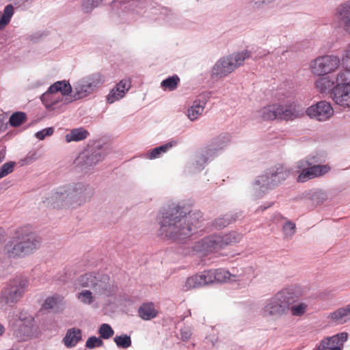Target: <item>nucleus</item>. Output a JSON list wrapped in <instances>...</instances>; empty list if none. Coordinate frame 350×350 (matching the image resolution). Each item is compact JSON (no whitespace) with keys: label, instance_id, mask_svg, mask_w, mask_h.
Instances as JSON below:
<instances>
[{"label":"nucleus","instance_id":"f257e3e1","mask_svg":"<svg viewBox=\"0 0 350 350\" xmlns=\"http://www.w3.org/2000/svg\"><path fill=\"white\" fill-rule=\"evenodd\" d=\"M160 213L158 234L174 241H183L194 234L202 217L201 213L187 211L178 204L168 206Z\"/></svg>","mask_w":350,"mask_h":350},{"label":"nucleus","instance_id":"f03ea898","mask_svg":"<svg viewBox=\"0 0 350 350\" xmlns=\"http://www.w3.org/2000/svg\"><path fill=\"white\" fill-rule=\"evenodd\" d=\"M42 243V237L32 226H23L15 230L14 237L5 245L4 254L8 258H23L38 250Z\"/></svg>","mask_w":350,"mask_h":350},{"label":"nucleus","instance_id":"7ed1b4c3","mask_svg":"<svg viewBox=\"0 0 350 350\" xmlns=\"http://www.w3.org/2000/svg\"><path fill=\"white\" fill-rule=\"evenodd\" d=\"M294 303L293 289L286 288L266 299L260 310V314L265 318L278 319L288 313L290 306Z\"/></svg>","mask_w":350,"mask_h":350},{"label":"nucleus","instance_id":"20e7f679","mask_svg":"<svg viewBox=\"0 0 350 350\" xmlns=\"http://www.w3.org/2000/svg\"><path fill=\"white\" fill-rule=\"evenodd\" d=\"M243 279V276L241 274H232L224 269L206 270L188 278L183 286V289L186 291L213 282H235Z\"/></svg>","mask_w":350,"mask_h":350},{"label":"nucleus","instance_id":"39448f33","mask_svg":"<svg viewBox=\"0 0 350 350\" xmlns=\"http://www.w3.org/2000/svg\"><path fill=\"white\" fill-rule=\"evenodd\" d=\"M325 161L323 156L319 154H310L295 163V171L299 173L297 182L305 183L327 174L330 170L328 165H321Z\"/></svg>","mask_w":350,"mask_h":350},{"label":"nucleus","instance_id":"423d86ee","mask_svg":"<svg viewBox=\"0 0 350 350\" xmlns=\"http://www.w3.org/2000/svg\"><path fill=\"white\" fill-rule=\"evenodd\" d=\"M288 173L282 165L275 166L267 170L261 176H258L252 184L253 196L255 199L261 198L269 189L274 188L282 180H284Z\"/></svg>","mask_w":350,"mask_h":350},{"label":"nucleus","instance_id":"0eeeda50","mask_svg":"<svg viewBox=\"0 0 350 350\" xmlns=\"http://www.w3.org/2000/svg\"><path fill=\"white\" fill-rule=\"evenodd\" d=\"M29 286L27 278L18 277L11 280L0 292V309L13 308L23 297Z\"/></svg>","mask_w":350,"mask_h":350},{"label":"nucleus","instance_id":"6e6552de","mask_svg":"<svg viewBox=\"0 0 350 350\" xmlns=\"http://www.w3.org/2000/svg\"><path fill=\"white\" fill-rule=\"evenodd\" d=\"M251 57V52L243 50L220 58L213 66L212 77L223 78L242 66Z\"/></svg>","mask_w":350,"mask_h":350},{"label":"nucleus","instance_id":"1a4fd4ad","mask_svg":"<svg viewBox=\"0 0 350 350\" xmlns=\"http://www.w3.org/2000/svg\"><path fill=\"white\" fill-rule=\"evenodd\" d=\"M72 88L70 84L66 81H59L51 85L48 90L41 96V100L48 109H55L56 105L62 103L66 104L70 103L65 96L72 92Z\"/></svg>","mask_w":350,"mask_h":350},{"label":"nucleus","instance_id":"9d476101","mask_svg":"<svg viewBox=\"0 0 350 350\" xmlns=\"http://www.w3.org/2000/svg\"><path fill=\"white\" fill-rule=\"evenodd\" d=\"M68 208H76L90 202L94 195V188L84 183L66 185Z\"/></svg>","mask_w":350,"mask_h":350},{"label":"nucleus","instance_id":"9b49d317","mask_svg":"<svg viewBox=\"0 0 350 350\" xmlns=\"http://www.w3.org/2000/svg\"><path fill=\"white\" fill-rule=\"evenodd\" d=\"M341 64L340 58L334 55H320L310 63L311 73L316 77H324L334 73Z\"/></svg>","mask_w":350,"mask_h":350},{"label":"nucleus","instance_id":"f8f14e48","mask_svg":"<svg viewBox=\"0 0 350 350\" xmlns=\"http://www.w3.org/2000/svg\"><path fill=\"white\" fill-rule=\"evenodd\" d=\"M231 140L228 133L218 135L214 139V147L202 150L196 155L195 162L193 163L194 171H200L204 167L208 161L212 160L217 156V151L226 146Z\"/></svg>","mask_w":350,"mask_h":350},{"label":"nucleus","instance_id":"ddd939ff","mask_svg":"<svg viewBox=\"0 0 350 350\" xmlns=\"http://www.w3.org/2000/svg\"><path fill=\"white\" fill-rule=\"evenodd\" d=\"M103 157L101 148L88 147L79 154L74 164L80 171L88 172L100 161Z\"/></svg>","mask_w":350,"mask_h":350},{"label":"nucleus","instance_id":"4468645a","mask_svg":"<svg viewBox=\"0 0 350 350\" xmlns=\"http://www.w3.org/2000/svg\"><path fill=\"white\" fill-rule=\"evenodd\" d=\"M349 68H344L340 70L335 75H328L324 77H319L314 82L315 88L321 93H331V97L334 94L335 87L342 81H347L345 78L346 74H347Z\"/></svg>","mask_w":350,"mask_h":350},{"label":"nucleus","instance_id":"2eb2a0df","mask_svg":"<svg viewBox=\"0 0 350 350\" xmlns=\"http://www.w3.org/2000/svg\"><path fill=\"white\" fill-rule=\"evenodd\" d=\"M333 27L342 29L350 35V0L337 6L334 14Z\"/></svg>","mask_w":350,"mask_h":350},{"label":"nucleus","instance_id":"dca6fc26","mask_svg":"<svg viewBox=\"0 0 350 350\" xmlns=\"http://www.w3.org/2000/svg\"><path fill=\"white\" fill-rule=\"evenodd\" d=\"M66 191V185L59 187L56 191H53L49 193L43 200V203L46 206L54 208H68V196Z\"/></svg>","mask_w":350,"mask_h":350},{"label":"nucleus","instance_id":"f3484780","mask_svg":"<svg viewBox=\"0 0 350 350\" xmlns=\"http://www.w3.org/2000/svg\"><path fill=\"white\" fill-rule=\"evenodd\" d=\"M306 113L311 118L325 121L332 116L334 109L329 103L323 100L309 107Z\"/></svg>","mask_w":350,"mask_h":350},{"label":"nucleus","instance_id":"a211bd4d","mask_svg":"<svg viewBox=\"0 0 350 350\" xmlns=\"http://www.w3.org/2000/svg\"><path fill=\"white\" fill-rule=\"evenodd\" d=\"M94 294L98 298L108 297L115 293L113 284L107 275H98L96 282L92 288Z\"/></svg>","mask_w":350,"mask_h":350},{"label":"nucleus","instance_id":"6ab92c4d","mask_svg":"<svg viewBox=\"0 0 350 350\" xmlns=\"http://www.w3.org/2000/svg\"><path fill=\"white\" fill-rule=\"evenodd\" d=\"M278 119L293 120L301 118L304 114V108L295 103L285 105H278Z\"/></svg>","mask_w":350,"mask_h":350},{"label":"nucleus","instance_id":"aec40b11","mask_svg":"<svg viewBox=\"0 0 350 350\" xmlns=\"http://www.w3.org/2000/svg\"><path fill=\"white\" fill-rule=\"evenodd\" d=\"M196 247L204 254H208L222 249V241L220 235L215 234L202 239L198 242Z\"/></svg>","mask_w":350,"mask_h":350},{"label":"nucleus","instance_id":"412c9836","mask_svg":"<svg viewBox=\"0 0 350 350\" xmlns=\"http://www.w3.org/2000/svg\"><path fill=\"white\" fill-rule=\"evenodd\" d=\"M209 94H203L199 96V98L195 100L192 105L187 111V117L191 120L194 121L203 113L206 104L209 98Z\"/></svg>","mask_w":350,"mask_h":350},{"label":"nucleus","instance_id":"4be33fe9","mask_svg":"<svg viewBox=\"0 0 350 350\" xmlns=\"http://www.w3.org/2000/svg\"><path fill=\"white\" fill-rule=\"evenodd\" d=\"M130 81L127 79L121 80L114 88L112 89L107 96V101L109 103H113L115 101L123 98L126 92L131 87Z\"/></svg>","mask_w":350,"mask_h":350},{"label":"nucleus","instance_id":"5701e85b","mask_svg":"<svg viewBox=\"0 0 350 350\" xmlns=\"http://www.w3.org/2000/svg\"><path fill=\"white\" fill-rule=\"evenodd\" d=\"M327 319L336 325H342L350 321V306L347 305L331 312Z\"/></svg>","mask_w":350,"mask_h":350},{"label":"nucleus","instance_id":"b1692460","mask_svg":"<svg viewBox=\"0 0 350 350\" xmlns=\"http://www.w3.org/2000/svg\"><path fill=\"white\" fill-rule=\"evenodd\" d=\"M241 216V212L229 213L221 217L217 218L213 223V226L215 229L221 230L232 222L235 221Z\"/></svg>","mask_w":350,"mask_h":350},{"label":"nucleus","instance_id":"393cba45","mask_svg":"<svg viewBox=\"0 0 350 350\" xmlns=\"http://www.w3.org/2000/svg\"><path fill=\"white\" fill-rule=\"evenodd\" d=\"M82 340V332L79 328H70L67 330L63 340L66 347H73Z\"/></svg>","mask_w":350,"mask_h":350},{"label":"nucleus","instance_id":"a878e982","mask_svg":"<svg viewBox=\"0 0 350 350\" xmlns=\"http://www.w3.org/2000/svg\"><path fill=\"white\" fill-rule=\"evenodd\" d=\"M138 314L143 320L149 321L157 316L158 311L155 309L154 304L149 302L143 304L139 308Z\"/></svg>","mask_w":350,"mask_h":350},{"label":"nucleus","instance_id":"bb28decb","mask_svg":"<svg viewBox=\"0 0 350 350\" xmlns=\"http://www.w3.org/2000/svg\"><path fill=\"white\" fill-rule=\"evenodd\" d=\"M349 334L347 332H341L332 336L327 337L329 347L332 350H342L345 342L347 340Z\"/></svg>","mask_w":350,"mask_h":350},{"label":"nucleus","instance_id":"cd10ccee","mask_svg":"<svg viewBox=\"0 0 350 350\" xmlns=\"http://www.w3.org/2000/svg\"><path fill=\"white\" fill-rule=\"evenodd\" d=\"M258 116L264 120L278 119V104L266 106L258 111Z\"/></svg>","mask_w":350,"mask_h":350},{"label":"nucleus","instance_id":"c85d7f7f","mask_svg":"<svg viewBox=\"0 0 350 350\" xmlns=\"http://www.w3.org/2000/svg\"><path fill=\"white\" fill-rule=\"evenodd\" d=\"M87 83H85V79L83 78L74 85V94L73 98L75 100H78L86 97L93 92L92 90H90Z\"/></svg>","mask_w":350,"mask_h":350},{"label":"nucleus","instance_id":"c756f323","mask_svg":"<svg viewBox=\"0 0 350 350\" xmlns=\"http://www.w3.org/2000/svg\"><path fill=\"white\" fill-rule=\"evenodd\" d=\"M88 135V131L82 127L73 129L69 133L66 135L65 139L68 143L79 142L86 139Z\"/></svg>","mask_w":350,"mask_h":350},{"label":"nucleus","instance_id":"7c9ffc66","mask_svg":"<svg viewBox=\"0 0 350 350\" xmlns=\"http://www.w3.org/2000/svg\"><path fill=\"white\" fill-rule=\"evenodd\" d=\"M83 79H85V83L88 84L87 85L89 87L90 90H92L93 92L105 82V77L100 72L93 73Z\"/></svg>","mask_w":350,"mask_h":350},{"label":"nucleus","instance_id":"2f4dec72","mask_svg":"<svg viewBox=\"0 0 350 350\" xmlns=\"http://www.w3.org/2000/svg\"><path fill=\"white\" fill-rule=\"evenodd\" d=\"M98 274L94 273H87L81 275L77 280V284L83 288H93Z\"/></svg>","mask_w":350,"mask_h":350},{"label":"nucleus","instance_id":"473e14b6","mask_svg":"<svg viewBox=\"0 0 350 350\" xmlns=\"http://www.w3.org/2000/svg\"><path fill=\"white\" fill-rule=\"evenodd\" d=\"M22 321L23 323L20 325L17 333H16V336L22 340H25V337L30 336L32 332L33 319L30 317L27 318L26 321Z\"/></svg>","mask_w":350,"mask_h":350},{"label":"nucleus","instance_id":"72a5a7b5","mask_svg":"<svg viewBox=\"0 0 350 350\" xmlns=\"http://www.w3.org/2000/svg\"><path fill=\"white\" fill-rule=\"evenodd\" d=\"M176 141H171L165 144L154 148L149 152L148 158L150 159H156L159 157L161 153L166 152L170 148L176 145Z\"/></svg>","mask_w":350,"mask_h":350},{"label":"nucleus","instance_id":"f704fd0d","mask_svg":"<svg viewBox=\"0 0 350 350\" xmlns=\"http://www.w3.org/2000/svg\"><path fill=\"white\" fill-rule=\"evenodd\" d=\"M14 14V6L12 4L7 5L3 10V15L0 18V29H3L10 21Z\"/></svg>","mask_w":350,"mask_h":350},{"label":"nucleus","instance_id":"c9c22d12","mask_svg":"<svg viewBox=\"0 0 350 350\" xmlns=\"http://www.w3.org/2000/svg\"><path fill=\"white\" fill-rule=\"evenodd\" d=\"M27 120V115L23 111H16L13 113L9 119L10 124L13 127L21 126Z\"/></svg>","mask_w":350,"mask_h":350},{"label":"nucleus","instance_id":"e433bc0d","mask_svg":"<svg viewBox=\"0 0 350 350\" xmlns=\"http://www.w3.org/2000/svg\"><path fill=\"white\" fill-rule=\"evenodd\" d=\"M93 292L89 290H84L77 294V299L85 305H91L93 302L98 299Z\"/></svg>","mask_w":350,"mask_h":350},{"label":"nucleus","instance_id":"4c0bfd02","mask_svg":"<svg viewBox=\"0 0 350 350\" xmlns=\"http://www.w3.org/2000/svg\"><path fill=\"white\" fill-rule=\"evenodd\" d=\"M63 299V297L59 295L49 297L46 299L43 308L44 309H56L62 304Z\"/></svg>","mask_w":350,"mask_h":350},{"label":"nucleus","instance_id":"58836bf2","mask_svg":"<svg viewBox=\"0 0 350 350\" xmlns=\"http://www.w3.org/2000/svg\"><path fill=\"white\" fill-rule=\"evenodd\" d=\"M179 82L180 78L174 75L162 81L161 85V87L165 90L173 91L177 88Z\"/></svg>","mask_w":350,"mask_h":350},{"label":"nucleus","instance_id":"ea45409f","mask_svg":"<svg viewBox=\"0 0 350 350\" xmlns=\"http://www.w3.org/2000/svg\"><path fill=\"white\" fill-rule=\"evenodd\" d=\"M220 238L221 239L224 248L226 245L239 242L241 239V235L239 233L232 232L223 236L220 235Z\"/></svg>","mask_w":350,"mask_h":350},{"label":"nucleus","instance_id":"a19ab883","mask_svg":"<svg viewBox=\"0 0 350 350\" xmlns=\"http://www.w3.org/2000/svg\"><path fill=\"white\" fill-rule=\"evenodd\" d=\"M113 341L119 348L127 349L131 346V337L127 334L116 336L113 338Z\"/></svg>","mask_w":350,"mask_h":350},{"label":"nucleus","instance_id":"79ce46f5","mask_svg":"<svg viewBox=\"0 0 350 350\" xmlns=\"http://www.w3.org/2000/svg\"><path fill=\"white\" fill-rule=\"evenodd\" d=\"M295 224L291 221H286L282 226L284 238L289 240L292 239L295 233Z\"/></svg>","mask_w":350,"mask_h":350},{"label":"nucleus","instance_id":"37998d69","mask_svg":"<svg viewBox=\"0 0 350 350\" xmlns=\"http://www.w3.org/2000/svg\"><path fill=\"white\" fill-rule=\"evenodd\" d=\"M308 309V305L305 303H299L291 306L290 309L291 314L295 317H301L304 315Z\"/></svg>","mask_w":350,"mask_h":350},{"label":"nucleus","instance_id":"c03bdc74","mask_svg":"<svg viewBox=\"0 0 350 350\" xmlns=\"http://www.w3.org/2000/svg\"><path fill=\"white\" fill-rule=\"evenodd\" d=\"M310 199L314 204H321L327 200V194L321 190L316 191L311 194Z\"/></svg>","mask_w":350,"mask_h":350},{"label":"nucleus","instance_id":"a18cd8bd","mask_svg":"<svg viewBox=\"0 0 350 350\" xmlns=\"http://www.w3.org/2000/svg\"><path fill=\"white\" fill-rule=\"evenodd\" d=\"M98 333L100 338L108 339L113 335L114 331L109 324L103 323L100 326Z\"/></svg>","mask_w":350,"mask_h":350},{"label":"nucleus","instance_id":"49530a36","mask_svg":"<svg viewBox=\"0 0 350 350\" xmlns=\"http://www.w3.org/2000/svg\"><path fill=\"white\" fill-rule=\"evenodd\" d=\"M100 3L101 2L98 0H83L81 4L82 10L84 12L88 13Z\"/></svg>","mask_w":350,"mask_h":350},{"label":"nucleus","instance_id":"de8ad7c7","mask_svg":"<svg viewBox=\"0 0 350 350\" xmlns=\"http://www.w3.org/2000/svg\"><path fill=\"white\" fill-rule=\"evenodd\" d=\"M14 165V161L4 163L0 168V179L12 172Z\"/></svg>","mask_w":350,"mask_h":350},{"label":"nucleus","instance_id":"09e8293b","mask_svg":"<svg viewBox=\"0 0 350 350\" xmlns=\"http://www.w3.org/2000/svg\"><path fill=\"white\" fill-rule=\"evenodd\" d=\"M103 345V342L102 339L96 336L90 337L85 342V347L90 349H92L96 347H101Z\"/></svg>","mask_w":350,"mask_h":350},{"label":"nucleus","instance_id":"8fccbe9b","mask_svg":"<svg viewBox=\"0 0 350 350\" xmlns=\"http://www.w3.org/2000/svg\"><path fill=\"white\" fill-rule=\"evenodd\" d=\"M53 133V129L51 127H49V128L42 129V131H38L36 133V137L38 139L42 140L45 138V137L50 136Z\"/></svg>","mask_w":350,"mask_h":350},{"label":"nucleus","instance_id":"3c124183","mask_svg":"<svg viewBox=\"0 0 350 350\" xmlns=\"http://www.w3.org/2000/svg\"><path fill=\"white\" fill-rule=\"evenodd\" d=\"M38 157L36 152H30L27 154L26 157L23 160L25 165H29L38 159Z\"/></svg>","mask_w":350,"mask_h":350},{"label":"nucleus","instance_id":"603ef678","mask_svg":"<svg viewBox=\"0 0 350 350\" xmlns=\"http://www.w3.org/2000/svg\"><path fill=\"white\" fill-rule=\"evenodd\" d=\"M275 0H251L253 6L256 8H262L264 5H267Z\"/></svg>","mask_w":350,"mask_h":350},{"label":"nucleus","instance_id":"864d4df0","mask_svg":"<svg viewBox=\"0 0 350 350\" xmlns=\"http://www.w3.org/2000/svg\"><path fill=\"white\" fill-rule=\"evenodd\" d=\"M327 349H330L327 337L322 340L317 347V350H326Z\"/></svg>","mask_w":350,"mask_h":350},{"label":"nucleus","instance_id":"5fc2aeb1","mask_svg":"<svg viewBox=\"0 0 350 350\" xmlns=\"http://www.w3.org/2000/svg\"><path fill=\"white\" fill-rule=\"evenodd\" d=\"M181 338L183 340H188L191 335V332L189 329H182L180 332Z\"/></svg>","mask_w":350,"mask_h":350},{"label":"nucleus","instance_id":"6e6d98bb","mask_svg":"<svg viewBox=\"0 0 350 350\" xmlns=\"http://www.w3.org/2000/svg\"><path fill=\"white\" fill-rule=\"evenodd\" d=\"M14 4L18 7L25 5L26 3H31L33 0H12Z\"/></svg>","mask_w":350,"mask_h":350},{"label":"nucleus","instance_id":"4d7b16f0","mask_svg":"<svg viewBox=\"0 0 350 350\" xmlns=\"http://www.w3.org/2000/svg\"><path fill=\"white\" fill-rule=\"evenodd\" d=\"M6 237L5 230L0 227V248L1 247Z\"/></svg>","mask_w":350,"mask_h":350},{"label":"nucleus","instance_id":"13d9d810","mask_svg":"<svg viewBox=\"0 0 350 350\" xmlns=\"http://www.w3.org/2000/svg\"><path fill=\"white\" fill-rule=\"evenodd\" d=\"M272 205H273V203H269L267 206H259V207L256 210V212L264 211H265V210H266L267 208L271 207Z\"/></svg>","mask_w":350,"mask_h":350},{"label":"nucleus","instance_id":"bf43d9fd","mask_svg":"<svg viewBox=\"0 0 350 350\" xmlns=\"http://www.w3.org/2000/svg\"><path fill=\"white\" fill-rule=\"evenodd\" d=\"M5 327L1 323H0V337L3 336V334H5Z\"/></svg>","mask_w":350,"mask_h":350},{"label":"nucleus","instance_id":"052dcab7","mask_svg":"<svg viewBox=\"0 0 350 350\" xmlns=\"http://www.w3.org/2000/svg\"><path fill=\"white\" fill-rule=\"evenodd\" d=\"M345 58L347 60H350V46L345 52Z\"/></svg>","mask_w":350,"mask_h":350},{"label":"nucleus","instance_id":"680f3d73","mask_svg":"<svg viewBox=\"0 0 350 350\" xmlns=\"http://www.w3.org/2000/svg\"><path fill=\"white\" fill-rule=\"evenodd\" d=\"M5 159V154L3 151L0 152V163H1Z\"/></svg>","mask_w":350,"mask_h":350},{"label":"nucleus","instance_id":"e2e57ef3","mask_svg":"<svg viewBox=\"0 0 350 350\" xmlns=\"http://www.w3.org/2000/svg\"><path fill=\"white\" fill-rule=\"evenodd\" d=\"M267 54V53L266 51H264L263 53L259 56V57H262V56L266 55Z\"/></svg>","mask_w":350,"mask_h":350},{"label":"nucleus","instance_id":"0e129e2a","mask_svg":"<svg viewBox=\"0 0 350 350\" xmlns=\"http://www.w3.org/2000/svg\"><path fill=\"white\" fill-rule=\"evenodd\" d=\"M285 53H286V51H284L282 53V55H284Z\"/></svg>","mask_w":350,"mask_h":350},{"label":"nucleus","instance_id":"69168bd1","mask_svg":"<svg viewBox=\"0 0 350 350\" xmlns=\"http://www.w3.org/2000/svg\"><path fill=\"white\" fill-rule=\"evenodd\" d=\"M285 53H286V51H284L282 53V55H284Z\"/></svg>","mask_w":350,"mask_h":350},{"label":"nucleus","instance_id":"338daca9","mask_svg":"<svg viewBox=\"0 0 350 350\" xmlns=\"http://www.w3.org/2000/svg\"><path fill=\"white\" fill-rule=\"evenodd\" d=\"M285 53H286V51H284L282 53V55H284Z\"/></svg>","mask_w":350,"mask_h":350},{"label":"nucleus","instance_id":"774afa93","mask_svg":"<svg viewBox=\"0 0 350 350\" xmlns=\"http://www.w3.org/2000/svg\"><path fill=\"white\" fill-rule=\"evenodd\" d=\"M285 53H286V51H284L282 53V55H284Z\"/></svg>","mask_w":350,"mask_h":350}]
</instances>
